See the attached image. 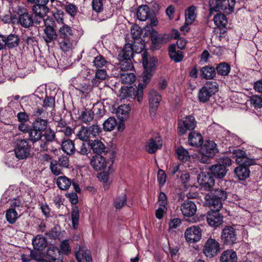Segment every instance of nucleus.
Here are the masks:
<instances>
[{
	"mask_svg": "<svg viewBox=\"0 0 262 262\" xmlns=\"http://www.w3.org/2000/svg\"><path fill=\"white\" fill-rule=\"evenodd\" d=\"M216 70L218 74L222 76H226L230 71V67L225 62L221 63L217 66Z\"/></svg>",
	"mask_w": 262,
	"mask_h": 262,
	"instance_id": "50",
	"label": "nucleus"
},
{
	"mask_svg": "<svg viewBox=\"0 0 262 262\" xmlns=\"http://www.w3.org/2000/svg\"><path fill=\"white\" fill-rule=\"evenodd\" d=\"M145 87L143 84L139 83L138 88H121L120 90L119 97L121 99H124L127 97L136 98L138 101L140 103L142 100L143 89Z\"/></svg>",
	"mask_w": 262,
	"mask_h": 262,
	"instance_id": "7",
	"label": "nucleus"
},
{
	"mask_svg": "<svg viewBox=\"0 0 262 262\" xmlns=\"http://www.w3.org/2000/svg\"><path fill=\"white\" fill-rule=\"evenodd\" d=\"M103 129L105 131H112L117 126V121L115 117H111L103 123Z\"/></svg>",
	"mask_w": 262,
	"mask_h": 262,
	"instance_id": "48",
	"label": "nucleus"
},
{
	"mask_svg": "<svg viewBox=\"0 0 262 262\" xmlns=\"http://www.w3.org/2000/svg\"><path fill=\"white\" fill-rule=\"evenodd\" d=\"M31 147L25 139H17L15 142L14 152L16 157L20 160L25 159L30 155Z\"/></svg>",
	"mask_w": 262,
	"mask_h": 262,
	"instance_id": "8",
	"label": "nucleus"
},
{
	"mask_svg": "<svg viewBox=\"0 0 262 262\" xmlns=\"http://www.w3.org/2000/svg\"><path fill=\"white\" fill-rule=\"evenodd\" d=\"M162 100L161 95L156 90H151L148 94V101L151 111L155 113Z\"/></svg>",
	"mask_w": 262,
	"mask_h": 262,
	"instance_id": "20",
	"label": "nucleus"
},
{
	"mask_svg": "<svg viewBox=\"0 0 262 262\" xmlns=\"http://www.w3.org/2000/svg\"><path fill=\"white\" fill-rule=\"evenodd\" d=\"M218 91V86L215 82L208 81L200 89L198 98L200 102L206 103Z\"/></svg>",
	"mask_w": 262,
	"mask_h": 262,
	"instance_id": "6",
	"label": "nucleus"
},
{
	"mask_svg": "<svg viewBox=\"0 0 262 262\" xmlns=\"http://www.w3.org/2000/svg\"><path fill=\"white\" fill-rule=\"evenodd\" d=\"M126 202V194L123 193L121 195L116 197L114 205L116 209H120L123 207Z\"/></svg>",
	"mask_w": 262,
	"mask_h": 262,
	"instance_id": "52",
	"label": "nucleus"
},
{
	"mask_svg": "<svg viewBox=\"0 0 262 262\" xmlns=\"http://www.w3.org/2000/svg\"><path fill=\"white\" fill-rule=\"evenodd\" d=\"M82 33L76 34V31L70 26L62 24L58 30V44L64 52H69L76 46Z\"/></svg>",
	"mask_w": 262,
	"mask_h": 262,
	"instance_id": "1",
	"label": "nucleus"
},
{
	"mask_svg": "<svg viewBox=\"0 0 262 262\" xmlns=\"http://www.w3.org/2000/svg\"><path fill=\"white\" fill-rule=\"evenodd\" d=\"M88 251L89 250L79 248L78 251L75 252V256L78 262H84L85 256Z\"/></svg>",
	"mask_w": 262,
	"mask_h": 262,
	"instance_id": "61",
	"label": "nucleus"
},
{
	"mask_svg": "<svg viewBox=\"0 0 262 262\" xmlns=\"http://www.w3.org/2000/svg\"><path fill=\"white\" fill-rule=\"evenodd\" d=\"M182 184H183L185 188H187L190 186H191L190 183L191 177L190 174L187 172L182 173L180 177Z\"/></svg>",
	"mask_w": 262,
	"mask_h": 262,
	"instance_id": "55",
	"label": "nucleus"
},
{
	"mask_svg": "<svg viewBox=\"0 0 262 262\" xmlns=\"http://www.w3.org/2000/svg\"><path fill=\"white\" fill-rule=\"evenodd\" d=\"M142 56V63L144 71L142 73V79L143 85L146 86L149 82L152 75V73L155 71L156 67V63L158 60L156 57H149L146 52H143Z\"/></svg>",
	"mask_w": 262,
	"mask_h": 262,
	"instance_id": "3",
	"label": "nucleus"
},
{
	"mask_svg": "<svg viewBox=\"0 0 262 262\" xmlns=\"http://www.w3.org/2000/svg\"><path fill=\"white\" fill-rule=\"evenodd\" d=\"M130 111V108L129 105L122 104L118 107L116 114L121 121H123L128 117Z\"/></svg>",
	"mask_w": 262,
	"mask_h": 262,
	"instance_id": "32",
	"label": "nucleus"
},
{
	"mask_svg": "<svg viewBox=\"0 0 262 262\" xmlns=\"http://www.w3.org/2000/svg\"><path fill=\"white\" fill-rule=\"evenodd\" d=\"M50 169L52 172L56 175L58 176L62 173L63 168L60 166L56 160H53L50 163Z\"/></svg>",
	"mask_w": 262,
	"mask_h": 262,
	"instance_id": "54",
	"label": "nucleus"
},
{
	"mask_svg": "<svg viewBox=\"0 0 262 262\" xmlns=\"http://www.w3.org/2000/svg\"><path fill=\"white\" fill-rule=\"evenodd\" d=\"M136 15L139 20L142 21H146L151 16V12L149 7L147 5L140 6L137 10Z\"/></svg>",
	"mask_w": 262,
	"mask_h": 262,
	"instance_id": "28",
	"label": "nucleus"
},
{
	"mask_svg": "<svg viewBox=\"0 0 262 262\" xmlns=\"http://www.w3.org/2000/svg\"><path fill=\"white\" fill-rule=\"evenodd\" d=\"M61 149L64 152L69 155L73 154L75 151L74 144L73 142L70 139L62 142Z\"/></svg>",
	"mask_w": 262,
	"mask_h": 262,
	"instance_id": "39",
	"label": "nucleus"
},
{
	"mask_svg": "<svg viewBox=\"0 0 262 262\" xmlns=\"http://www.w3.org/2000/svg\"><path fill=\"white\" fill-rule=\"evenodd\" d=\"M220 250V245L215 239H207L203 248V253L206 257L212 258L215 256Z\"/></svg>",
	"mask_w": 262,
	"mask_h": 262,
	"instance_id": "11",
	"label": "nucleus"
},
{
	"mask_svg": "<svg viewBox=\"0 0 262 262\" xmlns=\"http://www.w3.org/2000/svg\"><path fill=\"white\" fill-rule=\"evenodd\" d=\"M89 145L93 152L98 154V155L104 152L106 149L102 142L97 139L89 141Z\"/></svg>",
	"mask_w": 262,
	"mask_h": 262,
	"instance_id": "25",
	"label": "nucleus"
},
{
	"mask_svg": "<svg viewBox=\"0 0 262 262\" xmlns=\"http://www.w3.org/2000/svg\"><path fill=\"white\" fill-rule=\"evenodd\" d=\"M18 23L25 28H29L35 25V18L33 19L32 15L27 12L20 14L18 16Z\"/></svg>",
	"mask_w": 262,
	"mask_h": 262,
	"instance_id": "22",
	"label": "nucleus"
},
{
	"mask_svg": "<svg viewBox=\"0 0 262 262\" xmlns=\"http://www.w3.org/2000/svg\"><path fill=\"white\" fill-rule=\"evenodd\" d=\"M92 137H96L99 136L101 132V128L97 124H93L89 127Z\"/></svg>",
	"mask_w": 262,
	"mask_h": 262,
	"instance_id": "58",
	"label": "nucleus"
},
{
	"mask_svg": "<svg viewBox=\"0 0 262 262\" xmlns=\"http://www.w3.org/2000/svg\"><path fill=\"white\" fill-rule=\"evenodd\" d=\"M10 208H15L17 211L20 210V208L23 207V203L19 197L14 198L10 201Z\"/></svg>",
	"mask_w": 262,
	"mask_h": 262,
	"instance_id": "56",
	"label": "nucleus"
},
{
	"mask_svg": "<svg viewBox=\"0 0 262 262\" xmlns=\"http://www.w3.org/2000/svg\"><path fill=\"white\" fill-rule=\"evenodd\" d=\"M66 12L72 16H74L77 12V7L76 5L69 4L66 6Z\"/></svg>",
	"mask_w": 262,
	"mask_h": 262,
	"instance_id": "63",
	"label": "nucleus"
},
{
	"mask_svg": "<svg viewBox=\"0 0 262 262\" xmlns=\"http://www.w3.org/2000/svg\"><path fill=\"white\" fill-rule=\"evenodd\" d=\"M189 144L192 146L199 147L203 144V138L201 134L196 132H191L188 135Z\"/></svg>",
	"mask_w": 262,
	"mask_h": 262,
	"instance_id": "24",
	"label": "nucleus"
},
{
	"mask_svg": "<svg viewBox=\"0 0 262 262\" xmlns=\"http://www.w3.org/2000/svg\"><path fill=\"white\" fill-rule=\"evenodd\" d=\"M218 151L216 144L213 141L206 140L201 147V152L208 157H213Z\"/></svg>",
	"mask_w": 262,
	"mask_h": 262,
	"instance_id": "21",
	"label": "nucleus"
},
{
	"mask_svg": "<svg viewBox=\"0 0 262 262\" xmlns=\"http://www.w3.org/2000/svg\"><path fill=\"white\" fill-rule=\"evenodd\" d=\"M233 155L235 158L236 162L239 165L250 166L253 165L254 163V159L248 158L245 151L240 149L234 150Z\"/></svg>",
	"mask_w": 262,
	"mask_h": 262,
	"instance_id": "15",
	"label": "nucleus"
},
{
	"mask_svg": "<svg viewBox=\"0 0 262 262\" xmlns=\"http://www.w3.org/2000/svg\"><path fill=\"white\" fill-rule=\"evenodd\" d=\"M19 215L15 208H9L6 212V219L7 221L11 224H14Z\"/></svg>",
	"mask_w": 262,
	"mask_h": 262,
	"instance_id": "41",
	"label": "nucleus"
},
{
	"mask_svg": "<svg viewBox=\"0 0 262 262\" xmlns=\"http://www.w3.org/2000/svg\"><path fill=\"white\" fill-rule=\"evenodd\" d=\"M215 25L219 28H226L228 24L226 16L223 13H217L213 17Z\"/></svg>",
	"mask_w": 262,
	"mask_h": 262,
	"instance_id": "37",
	"label": "nucleus"
},
{
	"mask_svg": "<svg viewBox=\"0 0 262 262\" xmlns=\"http://www.w3.org/2000/svg\"><path fill=\"white\" fill-rule=\"evenodd\" d=\"M43 37L47 43H51L56 39L58 40V32H56L53 27L45 28Z\"/></svg>",
	"mask_w": 262,
	"mask_h": 262,
	"instance_id": "30",
	"label": "nucleus"
},
{
	"mask_svg": "<svg viewBox=\"0 0 262 262\" xmlns=\"http://www.w3.org/2000/svg\"><path fill=\"white\" fill-rule=\"evenodd\" d=\"M202 236V231L199 227L192 226L187 228L185 232V237L189 243H195L199 241Z\"/></svg>",
	"mask_w": 262,
	"mask_h": 262,
	"instance_id": "13",
	"label": "nucleus"
},
{
	"mask_svg": "<svg viewBox=\"0 0 262 262\" xmlns=\"http://www.w3.org/2000/svg\"><path fill=\"white\" fill-rule=\"evenodd\" d=\"M59 251V253L65 255H68L71 252V249L69 240L64 239L61 242Z\"/></svg>",
	"mask_w": 262,
	"mask_h": 262,
	"instance_id": "51",
	"label": "nucleus"
},
{
	"mask_svg": "<svg viewBox=\"0 0 262 262\" xmlns=\"http://www.w3.org/2000/svg\"><path fill=\"white\" fill-rule=\"evenodd\" d=\"M76 137L78 139L82 141H91L90 138L92 137L89 127L82 126L79 128L76 134Z\"/></svg>",
	"mask_w": 262,
	"mask_h": 262,
	"instance_id": "36",
	"label": "nucleus"
},
{
	"mask_svg": "<svg viewBox=\"0 0 262 262\" xmlns=\"http://www.w3.org/2000/svg\"><path fill=\"white\" fill-rule=\"evenodd\" d=\"M107 62L105 58L100 55L95 57L93 60L94 66L97 68H101L106 66Z\"/></svg>",
	"mask_w": 262,
	"mask_h": 262,
	"instance_id": "53",
	"label": "nucleus"
},
{
	"mask_svg": "<svg viewBox=\"0 0 262 262\" xmlns=\"http://www.w3.org/2000/svg\"><path fill=\"white\" fill-rule=\"evenodd\" d=\"M236 253L233 250L224 251L220 257V262H237Z\"/></svg>",
	"mask_w": 262,
	"mask_h": 262,
	"instance_id": "27",
	"label": "nucleus"
},
{
	"mask_svg": "<svg viewBox=\"0 0 262 262\" xmlns=\"http://www.w3.org/2000/svg\"><path fill=\"white\" fill-rule=\"evenodd\" d=\"M177 158L182 162H185L190 158L188 150L184 147H178L176 150Z\"/></svg>",
	"mask_w": 262,
	"mask_h": 262,
	"instance_id": "42",
	"label": "nucleus"
},
{
	"mask_svg": "<svg viewBox=\"0 0 262 262\" xmlns=\"http://www.w3.org/2000/svg\"><path fill=\"white\" fill-rule=\"evenodd\" d=\"M196 126L195 118L192 115L186 116L178 121V131L180 135H184L188 131L192 132Z\"/></svg>",
	"mask_w": 262,
	"mask_h": 262,
	"instance_id": "9",
	"label": "nucleus"
},
{
	"mask_svg": "<svg viewBox=\"0 0 262 262\" xmlns=\"http://www.w3.org/2000/svg\"><path fill=\"white\" fill-rule=\"evenodd\" d=\"M56 184L61 190H67L71 185L70 179L66 176H60L56 180Z\"/></svg>",
	"mask_w": 262,
	"mask_h": 262,
	"instance_id": "40",
	"label": "nucleus"
},
{
	"mask_svg": "<svg viewBox=\"0 0 262 262\" xmlns=\"http://www.w3.org/2000/svg\"><path fill=\"white\" fill-rule=\"evenodd\" d=\"M121 82L124 84H130L136 80V76L133 73L124 72L120 74Z\"/></svg>",
	"mask_w": 262,
	"mask_h": 262,
	"instance_id": "47",
	"label": "nucleus"
},
{
	"mask_svg": "<svg viewBox=\"0 0 262 262\" xmlns=\"http://www.w3.org/2000/svg\"><path fill=\"white\" fill-rule=\"evenodd\" d=\"M57 253H59V249L55 246H51L47 249V255L51 257L52 261H57L58 259L56 258Z\"/></svg>",
	"mask_w": 262,
	"mask_h": 262,
	"instance_id": "57",
	"label": "nucleus"
},
{
	"mask_svg": "<svg viewBox=\"0 0 262 262\" xmlns=\"http://www.w3.org/2000/svg\"><path fill=\"white\" fill-rule=\"evenodd\" d=\"M216 75L215 69L213 67L205 66L200 70V75L205 79H211Z\"/></svg>",
	"mask_w": 262,
	"mask_h": 262,
	"instance_id": "34",
	"label": "nucleus"
},
{
	"mask_svg": "<svg viewBox=\"0 0 262 262\" xmlns=\"http://www.w3.org/2000/svg\"><path fill=\"white\" fill-rule=\"evenodd\" d=\"M93 9L96 12H100L103 9V0H93Z\"/></svg>",
	"mask_w": 262,
	"mask_h": 262,
	"instance_id": "62",
	"label": "nucleus"
},
{
	"mask_svg": "<svg viewBox=\"0 0 262 262\" xmlns=\"http://www.w3.org/2000/svg\"><path fill=\"white\" fill-rule=\"evenodd\" d=\"M133 57V51L131 44L126 43L123 47V50L118 54V60L125 59H132Z\"/></svg>",
	"mask_w": 262,
	"mask_h": 262,
	"instance_id": "33",
	"label": "nucleus"
},
{
	"mask_svg": "<svg viewBox=\"0 0 262 262\" xmlns=\"http://www.w3.org/2000/svg\"><path fill=\"white\" fill-rule=\"evenodd\" d=\"M232 164V160L227 157H223L219 159L217 164L212 165L209 168L211 173L217 179L224 178L227 172V167Z\"/></svg>",
	"mask_w": 262,
	"mask_h": 262,
	"instance_id": "5",
	"label": "nucleus"
},
{
	"mask_svg": "<svg viewBox=\"0 0 262 262\" xmlns=\"http://www.w3.org/2000/svg\"><path fill=\"white\" fill-rule=\"evenodd\" d=\"M198 182L202 189L206 191H211L214 185V180L212 176L207 172L203 171L197 177Z\"/></svg>",
	"mask_w": 262,
	"mask_h": 262,
	"instance_id": "12",
	"label": "nucleus"
},
{
	"mask_svg": "<svg viewBox=\"0 0 262 262\" xmlns=\"http://www.w3.org/2000/svg\"><path fill=\"white\" fill-rule=\"evenodd\" d=\"M163 145L160 137H156L149 139L145 145V150L149 154H154L161 149Z\"/></svg>",
	"mask_w": 262,
	"mask_h": 262,
	"instance_id": "17",
	"label": "nucleus"
},
{
	"mask_svg": "<svg viewBox=\"0 0 262 262\" xmlns=\"http://www.w3.org/2000/svg\"><path fill=\"white\" fill-rule=\"evenodd\" d=\"M250 102L255 108L262 107V98L257 95L252 96L250 98Z\"/></svg>",
	"mask_w": 262,
	"mask_h": 262,
	"instance_id": "59",
	"label": "nucleus"
},
{
	"mask_svg": "<svg viewBox=\"0 0 262 262\" xmlns=\"http://www.w3.org/2000/svg\"><path fill=\"white\" fill-rule=\"evenodd\" d=\"M6 45L9 48L17 47L19 42L18 36L15 34H11L6 37Z\"/></svg>",
	"mask_w": 262,
	"mask_h": 262,
	"instance_id": "46",
	"label": "nucleus"
},
{
	"mask_svg": "<svg viewBox=\"0 0 262 262\" xmlns=\"http://www.w3.org/2000/svg\"><path fill=\"white\" fill-rule=\"evenodd\" d=\"M132 59H125L123 60H119V68L122 71H132L134 69V66L131 61Z\"/></svg>",
	"mask_w": 262,
	"mask_h": 262,
	"instance_id": "49",
	"label": "nucleus"
},
{
	"mask_svg": "<svg viewBox=\"0 0 262 262\" xmlns=\"http://www.w3.org/2000/svg\"><path fill=\"white\" fill-rule=\"evenodd\" d=\"M49 121L47 119H42L41 118H36L33 123V127L42 132L46 130Z\"/></svg>",
	"mask_w": 262,
	"mask_h": 262,
	"instance_id": "38",
	"label": "nucleus"
},
{
	"mask_svg": "<svg viewBox=\"0 0 262 262\" xmlns=\"http://www.w3.org/2000/svg\"><path fill=\"white\" fill-rule=\"evenodd\" d=\"M211 208V210L207 214V222L211 227H219L223 223V216L219 212L220 210L213 209L212 208Z\"/></svg>",
	"mask_w": 262,
	"mask_h": 262,
	"instance_id": "14",
	"label": "nucleus"
},
{
	"mask_svg": "<svg viewBox=\"0 0 262 262\" xmlns=\"http://www.w3.org/2000/svg\"><path fill=\"white\" fill-rule=\"evenodd\" d=\"M222 242L226 245H232L236 243L237 234L235 229L230 226H226L221 233Z\"/></svg>",
	"mask_w": 262,
	"mask_h": 262,
	"instance_id": "10",
	"label": "nucleus"
},
{
	"mask_svg": "<svg viewBox=\"0 0 262 262\" xmlns=\"http://www.w3.org/2000/svg\"><path fill=\"white\" fill-rule=\"evenodd\" d=\"M35 25L45 26L46 28L53 27L54 24V19L52 17H47L44 18L46 14H34Z\"/></svg>",
	"mask_w": 262,
	"mask_h": 262,
	"instance_id": "23",
	"label": "nucleus"
},
{
	"mask_svg": "<svg viewBox=\"0 0 262 262\" xmlns=\"http://www.w3.org/2000/svg\"><path fill=\"white\" fill-rule=\"evenodd\" d=\"M94 112L91 110L85 109L79 116V119L84 123L90 122L93 119Z\"/></svg>",
	"mask_w": 262,
	"mask_h": 262,
	"instance_id": "44",
	"label": "nucleus"
},
{
	"mask_svg": "<svg viewBox=\"0 0 262 262\" xmlns=\"http://www.w3.org/2000/svg\"><path fill=\"white\" fill-rule=\"evenodd\" d=\"M234 173L239 180H245L249 177L250 171L247 166L239 165L234 169Z\"/></svg>",
	"mask_w": 262,
	"mask_h": 262,
	"instance_id": "31",
	"label": "nucleus"
},
{
	"mask_svg": "<svg viewBox=\"0 0 262 262\" xmlns=\"http://www.w3.org/2000/svg\"><path fill=\"white\" fill-rule=\"evenodd\" d=\"M79 211L77 206H74L72 208L71 220L73 229H77L79 225Z\"/></svg>",
	"mask_w": 262,
	"mask_h": 262,
	"instance_id": "45",
	"label": "nucleus"
},
{
	"mask_svg": "<svg viewBox=\"0 0 262 262\" xmlns=\"http://www.w3.org/2000/svg\"><path fill=\"white\" fill-rule=\"evenodd\" d=\"M28 133L29 139L33 143L40 141L42 136V132L34 127L30 129Z\"/></svg>",
	"mask_w": 262,
	"mask_h": 262,
	"instance_id": "43",
	"label": "nucleus"
},
{
	"mask_svg": "<svg viewBox=\"0 0 262 262\" xmlns=\"http://www.w3.org/2000/svg\"><path fill=\"white\" fill-rule=\"evenodd\" d=\"M31 3H34L35 5L32 8V11L34 14H47L49 12V9L46 5L49 0H28Z\"/></svg>",
	"mask_w": 262,
	"mask_h": 262,
	"instance_id": "18",
	"label": "nucleus"
},
{
	"mask_svg": "<svg viewBox=\"0 0 262 262\" xmlns=\"http://www.w3.org/2000/svg\"><path fill=\"white\" fill-rule=\"evenodd\" d=\"M32 244L35 249L42 250L47 246V239L41 235H36L32 240Z\"/></svg>",
	"mask_w": 262,
	"mask_h": 262,
	"instance_id": "35",
	"label": "nucleus"
},
{
	"mask_svg": "<svg viewBox=\"0 0 262 262\" xmlns=\"http://www.w3.org/2000/svg\"><path fill=\"white\" fill-rule=\"evenodd\" d=\"M209 12H217L223 10L228 14H231L234 10L235 0H209Z\"/></svg>",
	"mask_w": 262,
	"mask_h": 262,
	"instance_id": "4",
	"label": "nucleus"
},
{
	"mask_svg": "<svg viewBox=\"0 0 262 262\" xmlns=\"http://www.w3.org/2000/svg\"><path fill=\"white\" fill-rule=\"evenodd\" d=\"M166 174L162 169H159L158 172L157 180L160 187H162L166 181Z\"/></svg>",
	"mask_w": 262,
	"mask_h": 262,
	"instance_id": "60",
	"label": "nucleus"
},
{
	"mask_svg": "<svg viewBox=\"0 0 262 262\" xmlns=\"http://www.w3.org/2000/svg\"><path fill=\"white\" fill-rule=\"evenodd\" d=\"M195 8L194 6L189 7L185 11V23L183 26L181 27V30L183 31L188 25L191 24L195 18Z\"/></svg>",
	"mask_w": 262,
	"mask_h": 262,
	"instance_id": "29",
	"label": "nucleus"
},
{
	"mask_svg": "<svg viewBox=\"0 0 262 262\" xmlns=\"http://www.w3.org/2000/svg\"><path fill=\"white\" fill-rule=\"evenodd\" d=\"M113 164V161L111 163H107L105 158L100 155H95L92 157L90 160V164L93 168L96 171L104 170L108 164V167L110 168Z\"/></svg>",
	"mask_w": 262,
	"mask_h": 262,
	"instance_id": "16",
	"label": "nucleus"
},
{
	"mask_svg": "<svg viewBox=\"0 0 262 262\" xmlns=\"http://www.w3.org/2000/svg\"><path fill=\"white\" fill-rule=\"evenodd\" d=\"M227 192L223 188L213 189L210 193L205 195V204L213 209L220 210L223 207V202L227 199Z\"/></svg>",
	"mask_w": 262,
	"mask_h": 262,
	"instance_id": "2",
	"label": "nucleus"
},
{
	"mask_svg": "<svg viewBox=\"0 0 262 262\" xmlns=\"http://www.w3.org/2000/svg\"><path fill=\"white\" fill-rule=\"evenodd\" d=\"M168 52L170 58L176 62H179L183 60L184 56L180 50H176L175 44H171L168 48Z\"/></svg>",
	"mask_w": 262,
	"mask_h": 262,
	"instance_id": "26",
	"label": "nucleus"
},
{
	"mask_svg": "<svg viewBox=\"0 0 262 262\" xmlns=\"http://www.w3.org/2000/svg\"><path fill=\"white\" fill-rule=\"evenodd\" d=\"M196 205L191 201H185L181 205V212L185 216H192L196 213Z\"/></svg>",
	"mask_w": 262,
	"mask_h": 262,
	"instance_id": "19",
	"label": "nucleus"
},
{
	"mask_svg": "<svg viewBox=\"0 0 262 262\" xmlns=\"http://www.w3.org/2000/svg\"><path fill=\"white\" fill-rule=\"evenodd\" d=\"M43 136L46 141L48 142H51L55 140V133L53 130L49 129L45 133Z\"/></svg>",
	"mask_w": 262,
	"mask_h": 262,
	"instance_id": "64",
	"label": "nucleus"
}]
</instances>
